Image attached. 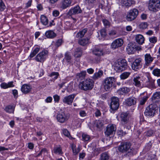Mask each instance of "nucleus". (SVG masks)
I'll use <instances>...</instances> for the list:
<instances>
[{
  "label": "nucleus",
  "mask_w": 160,
  "mask_h": 160,
  "mask_svg": "<svg viewBox=\"0 0 160 160\" xmlns=\"http://www.w3.org/2000/svg\"><path fill=\"white\" fill-rule=\"evenodd\" d=\"M59 14V12L58 10H54L53 12V15L54 17H57Z\"/></svg>",
  "instance_id": "63"
},
{
  "label": "nucleus",
  "mask_w": 160,
  "mask_h": 160,
  "mask_svg": "<svg viewBox=\"0 0 160 160\" xmlns=\"http://www.w3.org/2000/svg\"><path fill=\"white\" fill-rule=\"evenodd\" d=\"M40 49V47H36L33 50V51L31 53L29 57L30 58L33 57L39 51Z\"/></svg>",
  "instance_id": "37"
},
{
  "label": "nucleus",
  "mask_w": 160,
  "mask_h": 160,
  "mask_svg": "<svg viewBox=\"0 0 160 160\" xmlns=\"http://www.w3.org/2000/svg\"><path fill=\"white\" fill-rule=\"evenodd\" d=\"M54 152L56 154H60L62 153V149L60 147H56L53 149Z\"/></svg>",
  "instance_id": "43"
},
{
  "label": "nucleus",
  "mask_w": 160,
  "mask_h": 160,
  "mask_svg": "<svg viewBox=\"0 0 160 160\" xmlns=\"http://www.w3.org/2000/svg\"><path fill=\"white\" fill-rule=\"evenodd\" d=\"M148 97V96H144L143 97L141 98L139 100V104L140 105H144L147 101Z\"/></svg>",
  "instance_id": "42"
},
{
  "label": "nucleus",
  "mask_w": 160,
  "mask_h": 160,
  "mask_svg": "<svg viewBox=\"0 0 160 160\" xmlns=\"http://www.w3.org/2000/svg\"><path fill=\"white\" fill-rule=\"evenodd\" d=\"M123 43V41L122 39H118L115 40L112 44L111 47L113 49H116L121 47Z\"/></svg>",
  "instance_id": "18"
},
{
  "label": "nucleus",
  "mask_w": 160,
  "mask_h": 160,
  "mask_svg": "<svg viewBox=\"0 0 160 160\" xmlns=\"http://www.w3.org/2000/svg\"><path fill=\"white\" fill-rule=\"evenodd\" d=\"M125 103L127 105L131 106L136 104V99L133 97L127 98L125 100Z\"/></svg>",
  "instance_id": "20"
},
{
  "label": "nucleus",
  "mask_w": 160,
  "mask_h": 160,
  "mask_svg": "<svg viewBox=\"0 0 160 160\" xmlns=\"http://www.w3.org/2000/svg\"><path fill=\"white\" fill-rule=\"evenodd\" d=\"M45 35L48 38H53L56 36V34L51 30L47 31L45 32Z\"/></svg>",
  "instance_id": "32"
},
{
  "label": "nucleus",
  "mask_w": 160,
  "mask_h": 160,
  "mask_svg": "<svg viewBox=\"0 0 160 160\" xmlns=\"http://www.w3.org/2000/svg\"><path fill=\"white\" fill-rule=\"evenodd\" d=\"M12 92L14 96V98H17L18 96L17 90L16 89H14L12 91Z\"/></svg>",
  "instance_id": "60"
},
{
  "label": "nucleus",
  "mask_w": 160,
  "mask_h": 160,
  "mask_svg": "<svg viewBox=\"0 0 160 160\" xmlns=\"http://www.w3.org/2000/svg\"><path fill=\"white\" fill-rule=\"evenodd\" d=\"M138 14V11L137 9H131L127 13L126 17V19L128 21H132L136 18Z\"/></svg>",
  "instance_id": "8"
},
{
  "label": "nucleus",
  "mask_w": 160,
  "mask_h": 160,
  "mask_svg": "<svg viewBox=\"0 0 160 160\" xmlns=\"http://www.w3.org/2000/svg\"><path fill=\"white\" fill-rule=\"evenodd\" d=\"M94 83V82L92 80L87 78L80 83L79 87L80 89L84 91L90 90L93 88Z\"/></svg>",
  "instance_id": "1"
},
{
  "label": "nucleus",
  "mask_w": 160,
  "mask_h": 160,
  "mask_svg": "<svg viewBox=\"0 0 160 160\" xmlns=\"http://www.w3.org/2000/svg\"><path fill=\"white\" fill-rule=\"evenodd\" d=\"M149 40L151 42L155 43L157 42V39L156 37H153L150 38Z\"/></svg>",
  "instance_id": "54"
},
{
  "label": "nucleus",
  "mask_w": 160,
  "mask_h": 160,
  "mask_svg": "<svg viewBox=\"0 0 160 160\" xmlns=\"http://www.w3.org/2000/svg\"><path fill=\"white\" fill-rule=\"evenodd\" d=\"M71 3V0H64L61 3V8L63 9L69 6Z\"/></svg>",
  "instance_id": "25"
},
{
  "label": "nucleus",
  "mask_w": 160,
  "mask_h": 160,
  "mask_svg": "<svg viewBox=\"0 0 160 160\" xmlns=\"http://www.w3.org/2000/svg\"><path fill=\"white\" fill-rule=\"evenodd\" d=\"M89 38H88L79 39L78 43L82 46H84L89 43Z\"/></svg>",
  "instance_id": "27"
},
{
  "label": "nucleus",
  "mask_w": 160,
  "mask_h": 160,
  "mask_svg": "<svg viewBox=\"0 0 160 160\" xmlns=\"http://www.w3.org/2000/svg\"><path fill=\"white\" fill-rule=\"evenodd\" d=\"M62 43V41L61 39H59L57 41L55 44V46L57 47H58L61 45Z\"/></svg>",
  "instance_id": "55"
},
{
  "label": "nucleus",
  "mask_w": 160,
  "mask_h": 160,
  "mask_svg": "<svg viewBox=\"0 0 160 160\" xmlns=\"http://www.w3.org/2000/svg\"><path fill=\"white\" fill-rule=\"evenodd\" d=\"M76 96L75 94L71 95L65 97L62 99L63 102L67 104L71 105Z\"/></svg>",
  "instance_id": "13"
},
{
  "label": "nucleus",
  "mask_w": 160,
  "mask_h": 160,
  "mask_svg": "<svg viewBox=\"0 0 160 160\" xmlns=\"http://www.w3.org/2000/svg\"><path fill=\"white\" fill-rule=\"evenodd\" d=\"M109 156L106 152H104L100 155L99 160H108Z\"/></svg>",
  "instance_id": "36"
},
{
  "label": "nucleus",
  "mask_w": 160,
  "mask_h": 160,
  "mask_svg": "<svg viewBox=\"0 0 160 160\" xmlns=\"http://www.w3.org/2000/svg\"><path fill=\"white\" fill-rule=\"evenodd\" d=\"M154 58L151 56L149 53H147L144 55V60L145 63V67H147L150 65L153 61Z\"/></svg>",
  "instance_id": "15"
},
{
  "label": "nucleus",
  "mask_w": 160,
  "mask_h": 160,
  "mask_svg": "<svg viewBox=\"0 0 160 160\" xmlns=\"http://www.w3.org/2000/svg\"><path fill=\"white\" fill-rule=\"evenodd\" d=\"M102 22L105 27H108L110 26V22L107 20L106 19H103L102 20Z\"/></svg>",
  "instance_id": "51"
},
{
  "label": "nucleus",
  "mask_w": 160,
  "mask_h": 160,
  "mask_svg": "<svg viewBox=\"0 0 160 160\" xmlns=\"http://www.w3.org/2000/svg\"><path fill=\"white\" fill-rule=\"evenodd\" d=\"M93 53L96 56H100L103 54V51L101 49L96 48L93 51Z\"/></svg>",
  "instance_id": "34"
},
{
  "label": "nucleus",
  "mask_w": 160,
  "mask_h": 160,
  "mask_svg": "<svg viewBox=\"0 0 160 160\" xmlns=\"http://www.w3.org/2000/svg\"><path fill=\"white\" fill-rule=\"evenodd\" d=\"M153 132L152 130H150L147 132L145 135L148 137L151 136L153 134Z\"/></svg>",
  "instance_id": "56"
},
{
  "label": "nucleus",
  "mask_w": 160,
  "mask_h": 160,
  "mask_svg": "<svg viewBox=\"0 0 160 160\" xmlns=\"http://www.w3.org/2000/svg\"><path fill=\"white\" fill-rule=\"evenodd\" d=\"M71 147L73 154L75 155L78 154L80 150L79 146H78L77 148L75 145L72 144Z\"/></svg>",
  "instance_id": "31"
},
{
  "label": "nucleus",
  "mask_w": 160,
  "mask_h": 160,
  "mask_svg": "<svg viewBox=\"0 0 160 160\" xmlns=\"http://www.w3.org/2000/svg\"><path fill=\"white\" fill-rule=\"evenodd\" d=\"M118 101V98L116 97L112 98L110 105V107L112 110L114 111L118 109L119 105Z\"/></svg>",
  "instance_id": "12"
},
{
  "label": "nucleus",
  "mask_w": 160,
  "mask_h": 160,
  "mask_svg": "<svg viewBox=\"0 0 160 160\" xmlns=\"http://www.w3.org/2000/svg\"><path fill=\"white\" fill-rule=\"evenodd\" d=\"M87 3L89 5H92L95 2V0H86Z\"/></svg>",
  "instance_id": "62"
},
{
  "label": "nucleus",
  "mask_w": 160,
  "mask_h": 160,
  "mask_svg": "<svg viewBox=\"0 0 160 160\" xmlns=\"http://www.w3.org/2000/svg\"><path fill=\"white\" fill-rule=\"evenodd\" d=\"M131 145L128 142H122L118 147V150L121 152L125 153H132L134 151L133 148L131 147Z\"/></svg>",
  "instance_id": "2"
},
{
  "label": "nucleus",
  "mask_w": 160,
  "mask_h": 160,
  "mask_svg": "<svg viewBox=\"0 0 160 160\" xmlns=\"http://www.w3.org/2000/svg\"><path fill=\"white\" fill-rule=\"evenodd\" d=\"M100 33L101 35L103 37H104L106 35V31L105 29H102L100 31Z\"/></svg>",
  "instance_id": "59"
},
{
  "label": "nucleus",
  "mask_w": 160,
  "mask_h": 160,
  "mask_svg": "<svg viewBox=\"0 0 160 160\" xmlns=\"http://www.w3.org/2000/svg\"><path fill=\"white\" fill-rule=\"evenodd\" d=\"M116 81V78L114 77H109L106 78L104 80L103 86L106 91L109 90Z\"/></svg>",
  "instance_id": "7"
},
{
  "label": "nucleus",
  "mask_w": 160,
  "mask_h": 160,
  "mask_svg": "<svg viewBox=\"0 0 160 160\" xmlns=\"http://www.w3.org/2000/svg\"><path fill=\"white\" fill-rule=\"evenodd\" d=\"M88 29L85 28L79 31L76 34V37L78 38H82L83 37L85 34L87 32Z\"/></svg>",
  "instance_id": "30"
},
{
  "label": "nucleus",
  "mask_w": 160,
  "mask_h": 160,
  "mask_svg": "<svg viewBox=\"0 0 160 160\" xmlns=\"http://www.w3.org/2000/svg\"><path fill=\"white\" fill-rule=\"evenodd\" d=\"M103 125V123L101 121L98 120L96 121L94 124V127H96L98 128H100L102 127Z\"/></svg>",
  "instance_id": "45"
},
{
  "label": "nucleus",
  "mask_w": 160,
  "mask_h": 160,
  "mask_svg": "<svg viewBox=\"0 0 160 160\" xmlns=\"http://www.w3.org/2000/svg\"><path fill=\"white\" fill-rule=\"evenodd\" d=\"M59 75V74L58 72H52L51 74L49 75V76L51 77H54L53 78H52V79L55 80L58 78Z\"/></svg>",
  "instance_id": "46"
},
{
  "label": "nucleus",
  "mask_w": 160,
  "mask_h": 160,
  "mask_svg": "<svg viewBox=\"0 0 160 160\" xmlns=\"http://www.w3.org/2000/svg\"><path fill=\"white\" fill-rule=\"evenodd\" d=\"M41 21L42 23L44 25H46L48 23V20L47 17L43 15L41 17Z\"/></svg>",
  "instance_id": "40"
},
{
  "label": "nucleus",
  "mask_w": 160,
  "mask_h": 160,
  "mask_svg": "<svg viewBox=\"0 0 160 160\" xmlns=\"http://www.w3.org/2000/svg\"><path fill=\"white\" fill-rule=\"evenodd\" d=\"M6 8V6L2 0H0V10L1 11H3Z\"/></svg>",
  "instance_id": "52"
},
{
  "label": "nucleus",
  "mask_w": 160,
  "mask_h": 160,
  "mask_svg": "<svg viewBox=\"0 0 160 160\" xmlns=\"http://www.w3.org/2000/svg\"><path fill=\"white\" fill-rule=\"evenodd\" d=\"M53 98L55 102H58L60 100V97L58 95H55L53 96Z\"/></svg>",
  "instance_id": "58"
},
{
  "label": "nucleus",
  "mask_w": 160,
  "mask_h": 160,
  "mask_svg": "<svg viewBox=\"0 0 160 160\" xmlns=\"http://www.w3.org/2000/svg\"><path fill=\"white\" fill-rule=\"evenodd\" d=\"M128 115L129 112H122L120 115L121 121L124 122H126L128 119Z\"/></svg>",
  "instance_id": "28"
},
{
  "label": "nucleus",
  "mask_w": 160,
  "mask_h": 160,
  "mask_svg": "<svg viewBox=\"0 0 160 160\" xmlns=\"http://www.w3.org/2000/svg\"><path fill=\"white\" fill-rule=\"evenodd\" d=\"M152 73L155 76L158 77L160 76V69L156 68L153 70Z\"/></svg>",
  "instance_id": "48"
},
{
  "label": "nucleus",
  "mask_w": 160,
  "mask_h": 160,
  "mask_svg": "<svg viewBox=\"0 0 160 160\" xmlns=\"http://www.w3.org/2000/svg\"><path fill=\"white\" fill-rule=\"evenodd\" d=\"M103 74V72L102 70H99L98 72L94 73L92 78L94 80L98 79L101 77Z\"/></svg>",
  "instance_id": "33"
},
{
  "label": "nucleus",
  "mask_w": 160,
  "mask_h": 160,
  "mask_svg": "<svg viewBox=\"0 0 160 160\" xmlns=\"http://www.w3.org/2000/svg\"><path fill=\"white\" fill-rule=\"evenodd\" d=\"M116 129V126L115 125H109L106 128L105 133L106 136H109L113 135Z\"/></svg>",
  "instance_id": "11"
},
{
  "label": "nucleus",
  "mask_w": 160,
  "mask_h": 160,
  "mask_svg": "<svg viewBox=\"0 0 160 160\" xmlns=\"http://www.w3.org/2000/svg\"><path fill=\"white\" fill-rule=\"evenodd\" d=\"M82 137L83 140L86 141L89 140L90 138L89 135L85 133L82 134Z\"/></svg>",
  "instance_id": "50"
},
{
  "label": "nucleus",
  "mask_w": 160,
  "mask_h": 160,
  "mask_svg": "<svg viewBox=\"0 0 160 160\" xmlns=\"http://www.w3.org/2000/svg\"><path fill=\"white\" fill-rule=\"evenodd\" d=\"M14 86V85L13 84V82L12 81L9 82L8 83L6 82H3L0 85L1 88L4 89L9 88L13 87Z\"/></svg>",
  "instance_id": "24"
},
{
  "label": "nucleus",
  "mask_w": 160,
  "mask_h": 160,
  "mask_svg": "<svg viewBox=\"0 0 160 160\" xmlns=\"http://www.w3.org/2000/svg\"><path fill=\"white\" fill-rule=\"evenodd\" d=\"M158 108L156 105L155 104H151L147 107L144 112L145 116L148 117H153Z\"/></svg>",
  "instance_id": "3"
},
{
  "label": "nucleus",
  "mask_w": 160,
  "mask_h": 160,
  "mask_svg": "<svg viewBox=\"0 0 160 160\" xmlns=\"http://www.w3.org/2000/svg\"><path fill=\"white\" fill-rule=\"evenodd\" d=\"M47 53V51H42L39 53L34 59L37 62L43 63L46 59Z\"/></svg>",
  "instance_id": "10"
},
{
  "label": "nucleus",
  "mask_w": 160,
  "mask_h": 160,
  "mask_svg": "<svg viewBox=\"0 0 160 160\" xmlns=\"http://www.w3.org/2000/svg\"><path fill=\"white\" fill-rule=\"evenodd\" d=\"M153 102H158L160 101V92H157L154 93L152 97Z\"/></svg>",
  "instance_id": "29"
},
{
  "label": "nucleus",
  "mask_w": 160,
  "mask_h": 160,
  "mask_svg": "<svg viewBox=\"0 0 160 160\" xmlns=\"http://www.w3.org/2000/svg\"><path fill=\"white\" fill-rule=\"evenodd\" d=\"M141 61L142 59L140 58L136 59L132 64V69L137 71L141 68L142 65L141 64Z\"/></svg>",
  "instance_id": "14"
},
{
  "label": "nucleus",
  "mask_w": 160,
  "mask_h": 160,
  "mask_svg": "<svg viewBox=\"0 0 160 160\" xmlns=\"http://www.w3.org/2000/svg\"><path fill=\"white\" fill-rule=\"evenodd\" d=\"M62 133L65 136L68 137H69L70 136V133L66 129H64L62 130Z\"/></svg>",
  "instance_id": "53"
},
{
  "label": "nucleus",
  "mask_w": 160,
  "mask_h": 160,
  "mask_svg": "<svg viewBox=\"0 0 160 160\" xmlns=\"http://www.w3.org/2000/svg\"><path fill=\"white\" fill-rule=\"evenodd\" d=\"M82 50L80 48H78L76 49L74 56L76 58H79L82 55Z\"/></svg>",
  "instance_id": "35"
},
{
  "label": "nucleus",
  "mask_w": 160,
  "mask_h": 160,
  "mask_svg": "<svg viewBox=\"0 0 160 160\" xmlns=\"http://www.w3.org/2000/svg\"><path fill=\"white\" fill-rule=\"evenodd\" d=\"M148 81L146 83L143 85V87H147L149 88H152L154 87V82L155 80L152 79H149L147 77Z\"/></svg>",
  "instance_id": "19"
},
{
  "label": "nucleus",
  "mask_w": 160,
  "mask_h": 160,
  "mask_svg": "<svg viewBox=\"0 0 160 160\" xmlns=\"http://www.w3.org/2000/svg\"><path fill=\"white\" fill-rule=\"evenodd\" d=\"M31 90V87L27 84L22 85L21 88L22 92L25 94H27Z\"/></svg>",
  "instance_id": "23"
},
{
  "label": "nucleus",
  "mask_w": 160,
  "mask_h": 160,
  "mask_svg": "<svg viewBox=\"0 0 160 160\" xmlns=\"http://www.w3.org/2000/svg\"><path fill=\"white\" fill-rule=\"evenodd\" d=\"M148 27L147 23L146 22H142L141 23L139 26V28L140 29H145Z\"/></svg>",
  "instance_id": "49"
},
{
  "label": "nucleus",
  "mask_w": 160,
  "mask_h": 160,
  "mask_svg": "<svg viewBox=\"0 0 160 160\" xmlns=\"http://www.w3.org/2000/svg\"><path fill=\"white\" fill-rule=\"evenodd\" d=\"M130 73L129 72H125L122 73L120 76L121 79L124 80L127 78L130 75Z\"/></svg>",
  "instance_id": "41"
},
{
  "label": "nucleus",
  "mask_w": 160,
  "mask_h": 160,
  "mask_svg": "<svg viewBox=\"0 0 160 160\" xmlns=\"http://www.w3.org/2000/svg\"><path fill=\"white\" fill-rule=\"evenodd\" d=\"M130 90V88L124 87L120 88L117 91V93L118 94L121 96L125 95L128 93Z\"/></svg>",
  "instance_id": "16"
},
{
  "label": "nucleus",
  "mask_w": 160,
  "mask_h": 160,
  "mask_svg": "<svg viewBox=\"0 0 160 160\" xmlns=\"http://www.w3.org/2000/svg\"><path fill=\"white\" fill-rule=\"evenodd\" d=\"M116 32L115 31L111 30L108 33V35L111 37H112L116 34Z\"/></svg>",
  "instance_id": "57"
},
{
  "label": "nucleus",
  "mask_w": 160,
  "mask_h": 160,
  "mask_svg": "<svg viewBox=\"0 0 160 160\" xmlns=\"http://www.w3.org/2000/svg\"><path fill=\"white\" fill-rule=\"evenodd\" d=\"M52 100V98L51 97H48L45 99V101L47 102H50Z\"/></svg>",
  "instance_id": "64"
},
{
  "label": "nucleus",
  "mask_w": 160,
  "mask_h": 160,
  "mask_svg": "<svg viewBox=\"0 0 160 160\" xmlns=\"http://www.w3.org/2000/svg\"><path fill=\"white\" fill-rule=\"evenodd\" d=\"M141 77L139 76H137L134 77L133 79V84L137 87H140L141 86Z\"/></svg>",
  "instance_id": "21"
},
{
  "label": "nucleus",
  "mask_w": 160,
  "mask_h": 160,
  "mask_svg": "<svg viewBox=\"0 0 160 160\" xmlns=\"http://www.w3.org/2000/svg\"><path fill=\"white\" fill-rule=\"evenodd\" d=\"M65 59L68 62L70 63L71 59V55L69 52H67L65 54Z\"/></svg>",
  "instance_id": "44"
},
{
  "label": "nucleus",
  "mask_w": 160,
  "mask_h": 160,
  "mask_svg": "<svg viewBox=\"0 0 160 160\" xmlns=\"http://www.w3.org/2000/svg\"><path fill=\"white\" fill-rule=\"evenodd\" d=\"M121 3L122 6L128 7L135 4V2L133 0H122Z\"/></svg>",
  "instance_id": "22"
},
{
  "label": "nucleus",
  "mask_w": 160,
  "mask_h": 160,
  "mask_svg": "<svg viewBox=\"0 0 160 160\" xmlns=\"http://www.w3.org/2000/svg\"><path fill=\"white\" fill-rule=\"evenodd\" d=\"M48 153L47 150L45 148H42V150H41L40 152L37 154L36 157H39L42 155V154H43L44 155H45L46 154H47Z\"/></svg>",
  "instance_id": "47"
},
{
  "label": "nucleus",
  "mask_w": 160,
  "mask_h": 160,
  "mask_svg": "<svg viewBox=\"0 0 160 160\" xmlns=\"http://www.w3.org/2000/svg\"><path fill=\"white\" fill-rule=\"evenodd\" d=\"M86 73L85 71H83L79 73H77V78L80 80L83 79L85 76Z\"/></svg>",
  "instance_id": "39"
},
{
  "label": "nucleus",
  "mask_w": 160,
  "mask_h": 160,
  "mask_svg": "<svg viewBox=\"0 0 160 160\" xmlns=\"http://www.w3.org/2000/svg\"><path fill=\"white\" fill-rule=\"evenodd\" d=\"M136 40L139 44H142L144 41L143 36L141 34H138L135 36Z\"/></svg>",
  "instance_id": "26"
},
{
  "label": "nucleus",
  "mask_w": 160,
  "mask_h": 160,
  "mask_svg": "<svg viewBox=\"0 0 160 160\" xmlns=\"http://www.w3.org/2000/svg\"><path fill=\"white\" fill-rule=\"evenodd\" d=\"M148 8L149 10L153 12L160 10V0H150Z\"/></svg>",
  "instance_id": "5"
},
{
  "label": "nucleus",
  "mask_w": 160,
  "mask_h": 160,
  "mask_svg": "<svg viewBox=\"0 0 160 160\" xmlns=\"http://www.w3.org/2000/svg\"><path fill=\"white\" fill-rule=\"evenodd\" d=\"M79 115L81 117H83L86 115V113L85 111L80 110L79 112Z\"/></svg>",
  "instance_id": "61"
},
{
  "label": "nucleus",
  "mask_w": 160,
  "mask_h": 160,
  "mask_svg": "<svg viewBox=\"0 0 160 160\" xmlns=\"http://www.w3.org/2000/svg\"><path fill=\"white\" fill-rule=\"evenodd\" d=\"M70 117L69 113L64 111L59 113L57 115V119L59 122L63 123L67 122Z\"/></svg>",
  "instance_id": "6"
},
{
  "label": "nucleus",
  "mask_w": 160,
  "mask_h": 160,
  "mask_svg": "<svg viewBox=\"0 0 160 160\" xmlns=\"http://www.w3.org/2000/svg\"><path fill=\"white\" fill-rule=\"evenodd\" d=\"M128 66L127 62L124 59L119 60L115 64V70L118 72H121L126 70Z\"/></svg>",
  "instance_id": "4"
},
{
  "label": "nucleus",
  "mask_w": 160,
  "mask_h": 160,
  "mask_svg": "<svg viewBox=\"0 0 160 160\" xmlns=\"http://www.w3.org/2000/svg\"><path fill=\"white\" fill-rule=\"evenodd\" d=\"M14 110V107L11 105L7 106L5 109V111L9 113H13Z\"/></svg>",
  "instance_id": "38"
},
{
  "label": "nucleus",
  "mask_w": 160,
  "mask_h": 160,
  "mask_svg": "<svg viewBox=\"0 0 160 160\" xmlns=\"http://www.w3.org/2000/svg\"><path fill=\"white\" fill-rule=\"evenodd\" d=\"M141 49V47L132 42L128 44L127 48V52L129 54H133L136 51H139Z\"/></svg>",
  "instance_id": "9"
},
{
  "label": "nucleus",
  "mask_w": 160,
  "mask_h": 160,
  "mask_svg": "<svg viewBox=\"0 0 160 160\" xmlns=\"http://www.w3.org/2000/svg\"><path fill=\"white\" fill-rule=\"evenodd\" d=\"M82 12L80 7L78 6H77L75 7L71 8L68 11V15L71 16L72 15L77 14L80 13Z\"/></svg>",
  "instance_id": "17"
}]
</instances>
